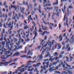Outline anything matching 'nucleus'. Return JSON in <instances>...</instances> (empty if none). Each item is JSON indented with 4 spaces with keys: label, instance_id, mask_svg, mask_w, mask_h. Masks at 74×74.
<instances>
[{
    "label": "nucleus",
    "instance_id": "obj_1",
    "mask_svg": "<svg viewBox=\"0 0 74 74\" xmlns=\"http://www.w3.org/2000/svg\"><path fill=\"white\" fill-rule=\"evenodd\" d=\"M9 61L8 62H5L4 63H3V62H1L0 63V64H3L4 66H7L8 65V64H10V63H11L13 61L12 60V59H9Z\"/></svg>",
    "mask_w": 74,
    "mask_h": 74
},
{
    "label": "nucleus",
    "instance_id": "obj_2",
    "mask_svg": "<svg viewBox=\"0 0 74 74\" xmlns=\"http://www.w3.org/2000/svg\"><path fill=\"white\" fill-rule=\"evenodd\" d=\"M57 46H58L57 49H59L61 48V45L58 43H56L55 45V48L56 49L57 48Z\"/></svg>",
    "mask_w": 74,
    "mask_h": 74
},
{
    "label": "nucleus",
    "instance_id": "obj_3",
    "mask_svg": "<svg viewBox=\"0 0 74 74\" xmlns=\"http://www.w3.org/2000/svg\"><path fill=\"white\" fill-rule=\"evenodd\" d=\"M18 15L17 14H15V16L16 17V19L17 20H19V18H21V13H18Z\"/></svg>",
    "mask_w": 74,
    "mask_h": 74
},
{
    "label": "nucleus",
    "instance_id": "obj_4",
    "mask_svg": "<svg viewBox=\"0 0 74 74\" xmlns=\"http://www.w3.org/2000/svg\"><path fill=\"white\" fill-rule=\"evenodd\" d=\"M20 9L21 13H22V14H23V11H24L25 10V8L24 7H23L22 8V7H20Z\"/></svg>",
    "mask_w": 74,
    "mask_h": 74
},
{
    "label": "nucleus",
    "instance_id": "obj_5",
    "mask_svg": "<svg viewBox=\"0 0 74 74\" xmlns=\"http://www.w3.org/2000/svg\"><path fill=\"white\" fill-rule=\"evenodd\" d=\"M14 8V9L16 10V6H15V5H11V7H9V10H11V8Z\"/></svg>",
    "mask_w": 74,
    "mask_h": 74
},
{
    "label": "nucleus",
    "instance_id": "obj_6",
    "mask_svg": "<svg viewBox=\"0 0 74 74\" xmlns=\"http://www.w3.org/2000/svg\"><path fill=\"white\" fill-rule=\"evenodd\" d=\"M0 50H2V52H3V51L5 52H5H6V49L4 48V47L3 49V47L1 48V45H0Z\"/></svg>",
    "mask_w": 74,
    "mask_h": 74
},
{
    "label": "nucleus",
    "instance_id": "obj_7",
    "mask_svg": "<svg viewBox=\"0 0 74 74\" xmlns=\"http://www.w3.org/2000/svg\"><path fill=\"white\" fill-rule=\"evenodd\" d=\"M26 68H22L21 69L19 70V71H20V73H22V72H24L25 70H27V69Z\"/></svg>",
    "mask_w": 74,
    "mask_h": 74
},
{
    "label": "nucleus",
    "instance_id": "obj_8",
    "mask_svg": "<svg viewBox=\"0 0 74 74\" xmlns=\"http://www.w3.org/2000/svg\"><path fill=\"white\" fill-rule=\"evenodd\" d=\"M0 44L2 45H3L2 49L3 48L4 49V45L5 44V41L4 42L3 41L1 42Z\"/></svg>",
    "mask_w": 74,
    "mask_h": 74
},
{
    "label": "nucleus",
    "instance_id": "obj_9",
    "mask_svg": "<svg viewBox=\"0 0 74 74\" xmlns=\"http://www.w3.org/2000/svg\"><path fill=\"white\" fill-rule=\"evenodd\" d=\"M50 25H49V29H51V30H52V26L53 27V24L51 23H50ZM51 25H52V26Z\"/></svg>",
    "mask_w": 74,
    "mask_h": 74
},
{
    "label": "nucleus",
    "instance_id": "obj_10",
    "mask_svg": "<svg viewBox=\"0 0 74 74\" xmlns=\"http://www.w3.org/2000/svg\"><path fill=\"white\" fill-rule=\"evenodd\" d=\"M33 33H34V34H35V36L33 38V40H35V37H36L37 36V32H36V31H34L33 32Z\"/></svg>",
    "mask_w": 74,
    "mask_h": 74
},
{
    "label": "nucleus",
    "instance_id": "obj_11",
    "mask_svg": "<svg viewBox=\"0 0 74 74\" xmlns=\"http://www.w3.org/2000/svg\"><path fill=\"white\" fill-rule=\"evenodd\" d=\"M43 55H44V52L42 51L41 55L39 56V59H42L43 58V56H42Z\"/></svg>",
    "mask_w": 74,
    "mask_h": 74
},
{
    "label": "nucleus",
    "instance_id": "obj_12",
    "mask_svg": "<svg viewBox=\"0 0 74 74\" xmlns=\"http://www.w3.org/2000/svg\"><path fill=\"white\" fill-rule=\"evenodd\" d=\"M29 7L31 8L30 10H31V11L33 10V4H31V3H29Z\"/></svg>",
    "mask_w": 74,
    "mask_h": 74
},
{
    "label": "nucleus",
    "instance_id": "obj_13",
    "mask_svg": "<svg viewBox=\"0 0 74 74\" xmlns=\"http://www.w3.org/2000/svg\"><path fill=\"white\" fill-rule=\"evenodd\" d=\"M41 5L39 4L38 6V11L40 13H42V12H41Z\"/></svg>",
    "mask_w": 74,
    "mask_h": 74
},
{
    "label": "nucleus",
    "instance_id": "obj_14",
    "mask_svg": "<svg viewBox=\"0 0 74 74\" xmlns=\"http://www.w3.org/2000/svg\"><path fill=\"white\" fill-rule=\"evenodd\" d=\"M20 55V53H19V52H17L14 55V56H19Z\"/></svg>",
    "mask_w": 74,
    "mask_h": 74
},
{
    "label": "nucleus",
    "instance_id": "obj_15",
    "mask_svg": "<svg viewBox=\"0 0 74 74\" xmlns=\"http://www.w3.org/2000/svg\"><path fill=\"white\" fill-rule=\"evenodd\" d=\"M58 64V62H53L52 64L53 66H56V64Z\"/></svg>",
    "mask_w": 74,
    "mask_h": 74
},
{
    "label": "nucleus",
    "instance_id": "obj_16",
    "mask_svg": "<svg viewBox=\"0 0 74 74\" xmlns=\"http://www.w3.org/2000/svg\"><path fill=\"white\" fill-rule=\"evenodd\" d=\"M32 67V65H30L29 66H25V68H27L28 69H31Z\"/></svg>",
    "mask_w": 74,
    "mask_h": 74
},
{
    "label": "nucleus",
    "instance_id": "obj_17",
    "mask_svg": "<svg viewBox=\"0 0 74 74\" xmlns=\"http://www.w3.org/2000/svg\"><path fill=\"white\" fill-rule=\"evenodd\" d=\"M48 49H49V47H46L44 50H43V52H45V51H48Z\"/></svg>",
    "mask_w": 74,
    "mask_h": 74
},
{
    "label": "nucleus",
    "instance_id": "obj_18",
    "mask_svg": "<svg viewBox=\"0 0 74 74\" xmlns=\"http://www.w3.org/2000/svg\"><path fill=\"white\" fill-rule=\"evenodd\" d=\"M12 19L13 20H15V22H16L17 21L16 19V18H15V16H12Z\"/></svg>",
    "mask_w": 74,
    "mask_h": 74
},
{
    "label": "nucleus",
    "instance_id": "obj_19",
    "mask_svg": "<svg viewBox=\"0 0 74 74\" xmlns=\"http://www.w3.org/2000/svg\"><path fill=\"white\" fill-rule=\"evenodd\" d=\"M73 37H74V35H73L72 36L71 38V39L69 40V42H71V43H72V41H73L72 40H73Z\"/></svg>",
    "mask_w": 74,
    "mask_h": 74
},
{
    "label": "nucleus",
    "instance_id": "obj_20",
    "mask_svg": "<svg viewBox=\"0 0 74 74\" xmlns=\"http://www.w3.org/2000/svg\"><path fill=\"white\" fill-rule=\"evenodd\" d=\"M59 38L60 40V41H62V34L60 35L59 36Z\"/></svg>",
    "mask_w": 74,
    "mask_h": 74
},
{
    "label": "nucleus",
    "instance_id": "obj_21",
    "mask_svg": "<svg viewBox=\"0 0 74 74\" xmlns=\"http://www.w3.org/2000/svg\"><path fill=\"white\" fill-rule=\"evenodd\" d=\"M41 27L43 30H44V29H47V27L45 26L44 27L42 25H41Z\"/></svg>",
    "mask_w": 74,
    "mask_h": 74
},
{
    "label": "nucleus",
    "instance_id": "obj_22",
    "mask_svg": "<svg viewBox=\"0 0 74 74\" xmlns=\"http://www.w3.org/2000/svg\"><path fill=\"white\" fill-rule=\"evenodd\" d=\"M53 55L54 56H58V53L57 52H55V53H54L53 54Z\"/></svg>",
    "mask_w": 74,
    "mask_h": 74
},
{
    "label": "nucleus",
    "instance_id": "obj_23",
    "mask_svg": "<svg viewBox=\"0 0 74 74\" xmlns=\"http://www.w3.org/2000/svg\"><path fill=\"white\" fill-rule=\"evenodd\" d=\"M20 30L21 34L22 35V34H23V33H24V31H23V30L22 29H20Z\"/></svg>",
    "mask_w": 74,
    "mask_h": 74
},
{
    "label": "nucleus",
    "instance_id": "obj_24",
    "mask_svg": "<svg viewBox=\"0 0 74 74\" xmlns=\"http://www.w3.org/2000/svg\"><path fill=\"white\" fill-rule=\"evenodd\" d=\"M12 25L10 27V30H12V27H13V25L14 24V21H12Z\"/></svg>",
    "mask_w": 74,
    "mask_h": 74
},
{
    "label": "nucleus",
    "instance_id": "obj_25",
    "mask_svg": "<svg viewBox=\"0 0 74 74\" xmlns=\"http://www.w3.org/2000/svg\"><path fill=\"white\" fill-rule=\"evenodd\" d=\"M65 40H66V42H65V43H67V42H69V38H67V37L66 36V37L65 38Z\"/></svg>",
    "mask_w": 74,
    "mask_h": 74
},
{
    "label": "nucleus",
    "instance_id": "obj_26",
    "mask_svg": "<svg viewBox=\"0 0 74 74\" xmlns=\"http://www.w3.org/2000/svg\"><path fill=\"white\" fill-rule=\"evenodd\" d=\"M1 59H6V58L5 57V55L2 56H1Z\"/></svg>",
    "mask_w": 74,
    "mask_h": 74
},
{
    "label": "nucleus",
    "instance_id": "obj_27",
    "mask_svg": "<svg viewBox=\"0 0 74 74\" xmlns=\"http://www.w3.org/2000/svg\"><path fill=\"white\" fill-rule=\"evenodd\" d=\"M8 43L7 42H6V44L5 47L6 48H9V46L8 45Z\"/></svg>",
    "mask_w": 74,
    "mask_h": 74
},
{
    "label": "nucleus",
    "instance_id": "obj_28",
    "mask_svg": "<svg viewBox=\"0 0 74 74\" xmlns=\"http://www.w3.org/2000/svg\"><path fill=\"white\" fill-rule=\"evenodd\" d=\"M46 33V31H44L42 33H40V34L42 35V36H44L45 34Z\"/></svg>",
    "mask_w": 74,
    "mask_h": 74
},
{
    "label": "nucleus",
    "instance_id": "obj_29",
    "mask_svg": "<svg viewBox=\"0 0 74 74\" xmlns=\"http://www.w3.org/2000/svg\"><path fill=\"white\" fill-rule=\"evenodd\" d=\"M55 58L54 57L52 58H50V60H51V62H53V61L55 60Z\"/></svg>",
    "mask_w": 74,
    "mask_h": 74
},
{
    "label": "nucleus",
    "instance_id": "obj_30",
    "mask_svg": "<svg viewBox=\"0 0 74 74\" xmlns=\"http://www.w3.org/2000/svg\"><path fill=\"white\" fill-rule=\"evenodd\" d=\"M21 58H27L28 56H26V55H23L21 56Z\"/></svg>",
    "mask_w": 74,
    "mask_h": 74
},
{
    "label": "nucleus",
    "instance_id": "obj_31",
    "mask_svg": "<svg viewBox=\"0 0 74 74\" xmlns=\"http://www.w3.org/2000/svg\"><path fill=\"white\" fill-rule=\"evenodd\" d=\"M49 62L48 61L46 62V64L47 65V66H46V68H48V66L49 65Z\"/></svg>",
    "mask_w": 74,
    "mask_h": 74
},
{
    "label": "nucleus",
    "instance_id": "obj_32",
    "mask_svg": "<svg viewBox=\"0 0 74 74\" xmlns=\"http://www.w3.org/2000/svg\"><path fill=\"white\" fill-rule=\"evenodd\" d=\"M34 72L36 71V73H38V69H37V68H35V70H34Z\"/></svg>",
    "mask_w": 74,
    "mask_h": 74
},
{
    "label": "nucleus",
    "instance_id": "obj_33",
    "mask_svg": "<svg viewBox=\"0 0 74 74\" xmlns=\"http://www.w3.org/2000/svg\"><path fill=\"white\" fill-rule=\"evenodd\" d=\"M31 52H32V50H29L27 52V55H29Z\"/></svg>",
    "mask_w": 74,
    "mask_h": 74
},
{
    "label": "nucleus",
    "instance_id": "obj_34",
    "mask_svg": "<svg viewBox=\"0 0 74 74\" xmlns=\"http://www.w3.org/2000/svg\"><path fill=\"white\" fill-rule=\"evenodd\" d=\"M58 0L56 1V2H55L52 3L53 5H56V4H58Z\"/></svg>",
    "mask_w": 74,
    "mask_h": 74
},
{
    "label": "nucleus",
    "instance_id": "obj_35",
    "mask_svg": "<svg viewBox=\"0 0 74 74\" xmlns=\"http://www.w3.org/2000/svg\"><path fill=\"white\" fill-rule=\"evenodd\" d=\"M54 16H55V13L53 12V15H52V17H51V18L52 19L54 20V18L53 17H54Z\"/></svg>",
    "mask_w": 74,
    "mask_h": 74
},
{
    "label": "nucleus",
    "instance_id": "obj_36",
    "mask_svg": "<svg viewBox=\"0 0 74 74\" xmlns=\"http://www.w3.org/2000/svg\"><path fill=\"white\" fill-rule=\"evenodd\" d=\"M49 3H50L49 1H48L47 3L46 4V7L48 6V5H49Z\"/></svg>",
    "mask_w": 74,
    "mask_h": 74
},
{
    "label": "nucleus",
    "instance_id": "obj_37",
    "mask_svg": "<svg viewBox=\"0 0 74 74\" xmlns=\"http://www.w3.org/2000/svg\"><path fill=\"white\" fill-rule=\"evenodd\" d=\"M52 67H51L49 69V70L50 71V72H52V71H53V69L52 70Z\"/></svg>",
    "mask_w": 74,
    "mask_h": 74
},
{
    "label": "nucleus",
    "instance_id": "obj_38",
    "mask_svg": "<svg viewBox=\"0 0 74 74\" xmlns=\"http://www.w3.org/2000/svg\"><path fill=\"white\" fill-rule=\"evenodd\" d=\"M40 64H41L40 62H38L36 63V66L37 67H39V65Z\"/></svg>",
    "mask_w": 74,
    "mask_h": 74
},
{
    "label": "nucleus",
    "instance_id": "obj_39",
    "mask_svg": "<svg viewBox=\"0 0 74 74\" xmlns=\"http://www.w3.org/2000/svg\"><path fill=\"white\" fill-rule=\"evenodd\" d=\"M11 24L9 23L7 25V26H8V27H11Z\"/></svg>",
    "mask_w": 74,
    "mask_h": 74
},
{
    "label": "nucleus",
    "instance_id": "obj_40",
    "mask_svg": "<svg viewBox=\"0 0 74 74\" xmlns=\"http://www.w3.org/2000/svg\"><path fill=\"white\" fill-rule=\"evenodd\" d=\"M47 46V44H46L45 45H44L41 48V49H44V47H46Z\"/></svg>",
    "mask_w": 74,
    "mask_h": 74
},
{
    "label": "nucleus",
    "instance_id": "obj_41",
    "mask_svg": "<svg viewBox=\"0 0 74 74\" xmlns=\"http://www.w3.org/2000/svg\"><path fill=\"white\" fill-rule=\"evenodd\" d=\"M65 65H66L67 67H71V66L68 64V63H66V64H65Z\"/></svg>",
    "mask_w": 74,
    "mask_h": 74
},
{
    "label": "nucleus",
    "instance_id": "obj_42",
    "mask_svg": "<svg viewBox=\"0 0 74 74\" xmlns=\"http://www.w3.org/2000/svg\"><path fill=\"white\" fill-rule=\"evenodd\" d=\"M38 32H40L41 33L43 32V31H42V29H41V28H39Z\"/></svg>",
    "mask_w": 74,
    "mask_h": 74
},
{
    "label": "nucleus",
    "instance_id": "obj_43",
    "mask_svg": "<svg viewBox=\"0 0 74 74\" xmlns=\"http://www.w3.org/2000/svg\"><path fill=\"white\" fill-rule=\"evenodd\" d=\"M11 55H12V53H10V55H8L7 56H6V58H7L8 57H9V56H11Z\"/></svg>",
    "mask_w": 74,
    "mask_h": 74
},
{
    "label": "nucleus",
    "instance_id": "obj_44",
    "mask_svg": "<svg viewBox=\"0 0 74 74\" xmlns=\"http://www.w3.org/2000/svg\"><path fill=\"white\" fill-rule=\"evenodd\" d=\"M20 42H21L18 41V43H16V45H17L18 46H19V45H20Z\"/></svg>",
    "mask_w": 74,
    "mask_h": 74
},
{
    "label": "nucleus",
    "instance_id": "obj_45",
    "mask_svg": "<svg viewBox=\"0 0 74 74\" xmlns=\"http://www.w3.org/2000/svg\"><path fill=\"white\" fill-rule=\"evenodd\" d=\"M27 50H26L25 51H21V52H22L23 53H26V52H27Z\"/></svg>",
    "mask_w": 74,
    "mask_h": 74
},
{
    "label": "nucleus",
    "instance_id": "obj_46",
    "mask_svg": "<svg viewBox=\"0 0 74 74\" xmlns=\"http://www.w3.org/2000/svg\"><path fill=\"white\" fill-rule=\"evenodd\" d=\"M30 9V7L29 6V5H28L27 6V8L26 10V11L27 12H28L29 11V10Z\"/></svg>",
    "mask_w": 74,
    "mask_h": 74
},
{
    "label": "nucleus",
    "instance_id": "obj_47",
    "mask_svg": "<svg viewBox=\"0 0 74 74\" xmlns=\"http://www.w3.org/2000/svg\"><path fill=\"white\" fill-rule=\"evenodd\" d=\"M55 73H58V74H60L61 73L59 72V71H54Z\"/></svg>",
    "mask_w": 74,
    "mask_h": 74
},
{
    "label": "nucleus",
    "instance_id": "obj_48",
    "mask_svg": "<svg viewBox=\"0 0 74 74\" xmlns=\"http://www.w3.org/2000/svg\"><path fill=\"white\" fill-rule=\"evenodd\" d=\"M12 15V13L11 12H10V13H8V15L9 16H11V15Z\"/></svg>",
    "mask_w": 74,
    "mask_h": 74
},
{
    "label": "nucleus",
    "instance_id": "obj_49",
    "mask_svg": "<svg viewBox=\"0 0 74 74\" xmlns=\"http://www.w3.org/2000/svg\"><path fill=\"white\" fill-rule=\"evenodd\" d=\"M10 52V51H6L5 53H5V55H7V53H9Z\"/></svg>",
    "mask_w": 74,
    "mask_h": 74
},
{
    "label": "nucleus",
    "instance_id": "obj_50",
    "mask_svg": "<svg viewBox=\"0 0 74 74\" xmlns=\"http://www.w3.org/2000/svg\"><path fill=\"white\" fill-rule=\"evenodd\" d=\"M64 51L61 52L60 53V55H62L63 54H64Z\"/></svg>",
    "mask_w": 74,
    "mask_h": 74
},
{
    "label": "nucleus",
    "instance_id": "obj_51",
    "mask_svg": "<svg viewBox=\"0 0 74 74\" xmlns=\"http://www.w3.org/2000/svg\"><path fill=\"white\" fill-rule=\"evenodd\" d=\"M1 37H4V34L3 32H1Z\"/></svg>",
    "mask_w": 74,
    "mask_h": 74
},
{
    "label": "nucleus",
    "instance_id": "obj_52",
    "mask_svg": "<svg viewBox=\"0 0 74 74\" xmlns=\"http://www.w3.org/2000/svg\"><path fill=\"white\" fill-rule=\"evenodd\" d=\"M44 70L42 69H41V71H40V74H42Z\"/></svg>",
    "mask_w": 74,
    "mask_h": 74
},
{
    "label": "nucleus",
    "instance_id": "obj_53",
    "mask_svg": "<svg viewBox=\"0 0 74 74\" xmlns=\"http://www.w3.org/2000/svg\"><path fill=\"white\" fill-rule=\"evenodd\" d=\"M46 66L45 65H44L43 67V69L44 70H46Z\"/></svg>",
    "mask_w": 74,
    "mask_h": 74
},
{
    "label": "nucleus",
    "instance_id": "obj_54",
    "mask_svg": "<svg viewBox=\"0 0 74 74\" xmlns=\"http://www.w3.org/2000/svg\"><path fill=\"white\" fill-rule=\"evenodd\" d=\"M69 47V44H67L66 47L65 48V49H67Z\"/></svg>",
    "mask_w": 74,
    "mask_h": 74
},
{
    "label": "nucleus",
    "instance_id": "obj_55",
    "mask_svg": "<svg viewBox=\"0 0 74 74\" xmlns=\"http://www.w3.org/2000/svg\"><path fill=\"white\" fill-rule=\"evenodd\" d=\"M5 21H6V19L7 18V17H8V16H7V14H5Z\"/></svg>",
    "mask_w": 74,
    "mask_h": 74
},
{
    "label": "nucleus",
    "instance_id": "obj_56",
    "mask_svg": "<svg viewBox=\"0 0 74 74\" xmlns=\"http://www.w3.org/2000/svg\"><path fill=\"white\" fill-rule=\"evenodd\" d=\"M58 67H59L58 66H56V68L53 69V70H58Z\"/></svg>",
    "mask_w": 74,
    "mask_h": 74
},
{
    "label": "nucleus",
    "instance_id": "obj_57",
    "mask_svg": "<svg viewBox=\"0 0 74 74\" xmlns=\"http://www.w3.org/2000/svg\"><path fill=\"white\" fill-rule=\"evenodd\" d=\"M63 56L62 55H61L60 54V55L59 56V58H63Z\"/></svg>",
    "mask_w": 74,
    "mask_h": 74
},
{
    "label": "nucleus",
    "instance_id": "obj_58",
    "mask_svg": "<svg viewBox=\"0 0 74 74\" xmlns=\"http://www.w3.org/2000/svg\"><path fill=\"white\" fill-rule=\"evenodd\" d=\"M50 17H51V14L50 13H49L48 15V18H50Z\"/></svg>",
    "mask_w": 74,
    "mask_h": 74
},
{
    "label": "nucleus",
    "instance_id": "obj_59",
    "mask_svg": "<svg viewBox=\"0 0 74 74\" xmlns=\"http://www.w3.org/2000/svg\"><path fill=\"white\" fill-rule=\"evenodd\" d=\"M1 74H7V72L6 71H5L3 72H2L1 73Z\"/></svg>",
    "mask_w": 74,
    "mask_h": 74
},
{
    "label": "nucleus",
    "instance_id": "obj_60",
    "mask_svg": "<svg viewBox=\"0 0 74 74\" xmlns=\"http://www.w3.org/2000/svg\"><path fill=\"white\" fill-rule=\"evenodd\" d=\"M17 32L18 33V34H20V32H21V31L20 30V29L19 30H18L17 31Z\"/></svg>",
    "mask_w": 74,
    "mask_h": 74
},
{
    "label": "nucleus",
    "instance_id": "obj_61",
    "mask_svg": "<svg viewBox=\"0 0 74 74\" xmlns=\"http://www.w3.org/2000/svg\"><path fill=\"white\" fill-rule=\"evenodd\" d=\"M10 45L11 48H12L14 47L13 45H12V44L11 43L10 44Z\"/></svg>",
    "mask_w": 74,
    "mask_h": 74
},
{
    "label": "nucleus",
    "instance_id": "obj_62",
    "mask_svg": "<svg viewBox=\"0 0 74 74\" xmlns=\"http://www.w3.org/2000/svg\"><path fill=\"white\" fill-rule=\"evenodd\" d=\"M47 0H43V4H45V3H47Z\"/></svg>",
    "mask_w": 74,
    "mask_h": 74
},
{
    "label": "nucleus",
    "instance_id": "obj_63",
    "mask_svg": "<svg viewBox=\"0 0 74 74\" xmlns=\"http://www.w3.org/2000/svg\"><path fill=\"white\" fill-rule=\"evenodd\" d=\"M17 60H18V58H15L13 60L14 62H16Z\"/></svg>",
    "mask_w": 74,
    "mask_h": 74
},
{
    "label": "nucleus",
    "instance_id": "obj_64",
    "mask_svg": "<svg viewBox=\"0 0 74 74\" xmlns=\"http://www.w3.org/2000/svg\"><path fill=\"white\" fill-rule=\"evenodd\" d=\"M55 42V41H54V40H52L51 42V45H53V44H54V42Z\"/></svg>",
    "mask_w": 74,
    "mask_h": 74
}]
</instances>
